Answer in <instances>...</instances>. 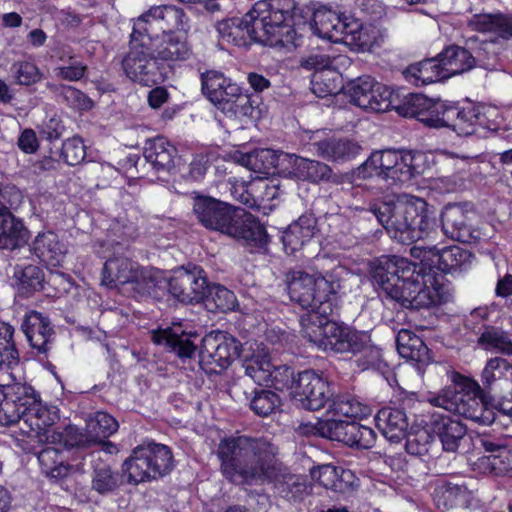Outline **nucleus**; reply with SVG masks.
<instances>
[{"label": "nucleus", "mask_w": 512, "mask_h": 512, "mask_svg": "<svg viewBox=\"0 0 512 512\" xmlns=\"http://www.w3.org/2000/svg\"><path fill=\"white\" fill-rule=\"evenodd\" d=\"M278 448L266 438L227 437L220 441L216 455L223 477L236 485L272 483L277 493L293 503L311 492L306 478L283 470Z\"/></svg>", "instance_id": "nucleus-1"}, {"label": "nucleus", "mask_w": 512, "mask_h": 512, "mask_svg": "<svg viewBox=\"0 0 512 512\" xmlns=\"http://www.w3.org/2000/svg\"><path fill=\"white\" fill-rule=\"evenodd\" d=\"M372 276L382 290L404 308H430L446 300L437 274L406 258L382 257L373 268Z\"/></svg>", "instance_id": "nucleus-2"}, {"label": "nucleus", "mask_w": 512, "mask_h": 512, "mask_svg": "<svg viewBox=\"0 0 512 512\" xmlns=\"http://www.w3.org/2000/svg\"><path fill=\"white\" fill-rule=\"evenodd\" d=\"M294 0H260L242 19H237L229 44L246 46L249 41L271 47H295L297 45Z\"/></svg>", "instance_id": "nucleus-3"}, {"label": "nucleus", "mask_w": 512, "mask_h": 512, "mask_svg": "<svg viewBox=\"0 0 512 512\" xmlns=\"http://www.w3.org/2000/svg\"><path fill=\"white\" fill-rule=\"evenodd\" d=\"M193 213L208 230L245 244L261 245L266 242V230L254 215L214 197L195 193Z\"/></svg>", "instance_id": "nucleus-4"}, {"label": "nucleus", "mask_w": 512, "mask_h": 512, "mask_svg": "<svg viewBox=\"0 0 512 512\" xmlns=\"http://www.w3.org/2000/svg\"><path fill=\"white\" fill-rule=\"evenodd\" d=\"M373 214L390 237L402 244H411L429 236L435 225L426 201L409 194L399 196L393 203L375 207Z\"/></svg>", "instance_id": "nucleus-5"}, {"label": "nucleus", "mask_w": 512, "mask_h": 512, "mask_svg": "<svg viewBox=\"0 0 512 512\" xmlns=\"http://www.w3.org/2000/svg\"><path fill=\"white\" fill-rule=\"evenodd\" d=\"M451 384L431 396L430 403L481 425L496 421V413L484 399L480 384L460 373L451 375Z\"/></svg>", "instance_id": "nucleus-6"}, {"label": "nucleus", "mask_w": 512, "mask_h": 512, "mask_svg": "<svg viewBox=\"0 0 512 512\" xmlns=\"http://www.w3.org/2000/svg\"><path fill=\"white\" fill-rule=\"evenodd\" d=\"M340 284L332 273L309 274L302 270L291 273L288 291L292 301L298 303L305 314L322 317L332 316L337 311V292Z\"/></svg>", "instance_id": "nucleus-7"}, {"label": "nucleus", "mask_w": 512, "mask_h": 512, "mask_svg": "<svg viewBox=\"0 0 512 512\" xmlns=\"http://www.w3.org/2000/svg\"><path fill=\"white\" fill-rule=\"evenodd\" d=\"M420 152L385 149L374 151L354 171L357 179L378 178L388 187L403 185L422 173Z\"/></svg>", "instance_id": "nucleus-8"}, {"label": "nucleus", "mask_w": 512, "mask_h": 512, "mask_svg": "<svg viewBox=\"0 0 512 512\" xmlns=\"http://www.w3.org/2000/svg\"><path fill=\"white\" fill-rule=\"evenodd\" d=\"M174 467L171 449L160 443L147 442L136 446L122 465L130 484L159 479Z\"/></svg>", "instance_id": "nucleus-9"}, {"label": "nucleus", "mask_w": 512, "mask_h": 512, "mask_svg": "<svg viewBox=\"0 0 512 512\" xmlns=\"http://www.w3.org/2000/svg\"><path fill=\"white\" fill-rule=\"evenodd\" d=\"M302 333L311 343L324 351L334 353H352L362 331L329 320L315 314H303L300 317Z\"/></svg>", "instance_id": "nucleus-10"}, {"label": "nucleus", "mask_w": 512, "mask_h": 512, "mask_svg": "<svg viewBox=\"0 0 512 512\" xmlns=\"http://www.w3.org/2000/svg\"><path fill=\"white\" fill-rule=\"evenodd\" d=\"M156 29L161 30L163 34L187 31L189 19L182 9L174 5L152 7L134 22L131 33L132 43L144 36L152 39L151 32Z\"/></svg>", "instance_id": "nucleus-11"}, {"label": "nucleus", "mask_w": 512, "mask_h": 512, "mask_svg": "<svg viewBox=\"0 0 512 512\" xmlns=\"http://www.w3.org/2000/svg\"><path fill=\"white\" fill-rule=\"evenodd\" d=\"M240 349L235 337L221 331L211 332L202 340L199 363L206 373H220L239 356Z\"/></svg>", "instance_id": "nucleus-12"}, {"label": "nucleus", "mask_w": 512, "mask_h": 512, "mask_svg": "<svg viewBox=\"0 0 512 512\" xmlns=\"http://www.w3.org/2000/svg\"><path fill=\"white\" fill-rule=\"evenodd\" d=\"M40 394L28 383L0 385V424L13 425L39 405Z\"/></svg>", "instance_id": "nucleus-13"}, {"label": "nucleus", "mask_w": 512, "mask_h": 512, "mask_svg": "<svg viewBox=\"0 0 512 512\" xmlns=\"http://www.w3.org/2000/svg\"><path fill=\"white\" fill-rule=\"evenodd\" d=\"M203 94L219 109L236 112V107L245 106L249 96L220 71L209 70L201 74Z\"/></svg>", "instance_id": "nucleus-14"}, {"label": "nucleus", "mask_w": 512, "mask_h": 512, "mask_svg": "<svg viewBox=\"0 0 512 512\" xmlns=\"http://www.w3.org/2000/svg\"><path fill=\"white\" fill-rule=\"evenodd\" d=\"M15 187L0 189V249L14 250L27 243L28 230L20 219L14 217L6 203L12 207L20 201Z\"/></svg>", "instance_id": "nucleus-15"}, {"label": "nucleus", "mask_w": 512, "mask_h": 512, "mask_svg": "<svg viewBox=\"0 0 512 512\" xmlns=\"http://www.w3.org/2000/svg\"><path fill=\"white\" fill-rule=\"evenodd\" d=\"M128 78L144 86H153L170 78L167 65L160 66L154 55L133 46L122 61Z\"/></svg>", "instance_id": "nucleus-16"}, {"label": "nucleus", "mask_w": 512, "mask_h": 512, "mask_svg": "<svg viewBox=\"0 0 512 512\" xmlns=\"http://www.w3.org/2000/svg\"><path fill=\"white\" fill-rule=\"evenodd\" d=\"M170 294L182 303H199L205 296L207 279L200 266L189 265L174 270L166 281Z\"/></svg>", "instance_id": "nucleus-17"}, {"label": "nucleus", "mask_w": 512, "mask_h": 512, "mask_svg": "<svg viewBox=\"0 0 512 512\" xmlns=\"http://www.w3.org/2000/svg\"><path fill=\"white\" fill-rule=\"evenodd\" d=\"M292 395L302 408L318 411L331 400L333 393L327 380L312 370H305L298 374Z\"/></svg>", "instance_id": "nucleus-18"}, {"label": "nucleus", "mask_w": 512, "mask_h": 512, "mask_svg": "<svg viewBox=\"0 0 512 512\" xmlns=\"http://www.w3.org/2000/svg\"><path fill=\"white\" fill-rule=\"evenodd\" d=\"M417 250L423 253V258H428L431 255L432 263L444 273L456 274L466 271L474 260V256L468 250L457 245L442 248L437 245L414 247L412 253Z\"/></svg>", "instance_id": "nucleus-19"}, {"label": "nucleus", "mask_w": 512, "mask_h": 512, "mask_svg": "<svg viewBox=\"0 0 512 512\" xmlns=\"http://www.w3.org/2000/svg\"><path fill=\"white\" fill-rule=\"evenodd\" d=\"M475 41L476 39L471 37L466 41L469 48L451 45L439 53L448 78L467 72L476 66L477 60L481 59L482 52L486 51L490 43L483 42L480 47L473 48Z\"/></svg>", "instance_id": "nucleus-20"}, {"label": "nucleus", "mask_w": 512, "mask_h": 512, "mask_svg": "<svg viewBox=\"0 0 512 512\" xmlns=\"http://www.w3.org/2000/svg\"><path fill=\"white\" fill-rule=\"evenodd\" d=\"M443 104L444 102L429 99L423 94L411 93L403 98L395 110L401 116L417 118L429 127L438 128Z\"/></svg>", "instance_id": "nucleus-21"}, {"label": "nucleus", "mask_w": 512, "mask_h": 512, "mask_svg": "<svg viewBox=\"0 0 512 512\" xmlns=\"http://www.w3.org/2000/svg\"><path fill=\"white\" fill-rule=\"evenodd\" d=\"M339 56H330L327 53L316 51L312 52L306 57L301 59V67L306 70H314L315 74L312 79L313 91L318 96L323 97L327 94H333L337 91L338 87L329 79L328 83H323V73L336 71V63Z\"/></svg>", "instance_id": "nucleus-22"}, {"label": "nucleus", "mask_w": 512, "mask_h": 512, "mask_svg": "<svg viewBox=\"0 0 512 512\" xmlns=\"http://www.w3.org/2000/svg\"><path fill=\"white\" fill-rule=\"evenodd\" d=\"M30 346L38 353H47L54 341V330L48 317L37 311L26 314L21 326Z\"/></svg>", "instance_id": "nucleus-23"}, {"label": "nucleus", "mask_w": 512, "mask_h": 512, "mask_svg": "<svg viewBox=\"0 0 512 512\" xmlns=\"http://www.w3.org/2000/svg\"><path fill=\"white\" fill-rule=\"evenodd\" d=\"M484 122L475 108L459 109L455 106L443 104L438 128H451L458 135L468 136L476 132L477 126Z\"/></svg>", "instance_id": "nucleus-24"}, {"label": "nucleus", "mask_w": 512, "mask_h": 512, "mask_svg": "<svg viewBox=\"0 0 512 512\" xmlns=\"http://www.w3.org/2000/svg\"><path fill=\"white\" fill-rule=\"evenodd\" d=\"M318 135L314 137V141L310 144L314 153L326 160L334 162H345L355 158L361 151V146L350 139L342 138H329L317 139Z\"/></svg>", "instance_id": "nucleus-25"}, {"label": "nucleus", "mask_w": 512, "mask_h": 512, "mask_svg": "<svg viewBox=\"0 0 512 512\" xmlns=\"http://www.w3.org/2000/svg\"><path fill=\"white\" fill-rule=\"evenodd\" d=\"M153 55L160 66L167 65L169 67L171 76L174 64L188 59L190 48L182 37L174 34H162L161 38L157 37L156 39Z\"/></svg>", "instance_id": "nucleus-26"}, {"label": "nucleus", "mask_w": 512, "mask_h": 512, "mask_svg": "<svg viewBox=\"0 0 512 512\" xmlns=\"http://www.w3.org/2000/svg\"><path fill=\"white\" fill-rule=\"evenodd\" d=\"M316 224V218L307 213L292 222L282 235L285 252L293 255L308 244L315 234Z\"/></svg>", "instance_id": "nucleus-27"}, {"label": "nucleus", "mask_w": 512, "mask_h": 512, "mask_svg": "<svg viewBox=\"0 0 512 512\" xmlns=\"http://www.w3.org/2000/svg\"><path fill=\"white\" fill-rule=\"evenodd\" d=\"M165 288L166 279L160 270L139 265L125 291L133 297H156Z\"/></svg>", "instance_id": "nucleus-28"}, {"label": "nucleus", "mask_w": 512, "mask_h": 512, "mask_svg": "<svg viewBox=\"0 0 512 512\" xmlns=\"http://www.w3.org/2000/svg\"><path fill=\"white\" fill-rule=\"evenodd\" d=\"M396 347L399 355L415 363L419 373L431 362L429 349L424 341L414 332L401 329L396 336Z\"/></svg>", "instance_id": "nucleus-29"}, {"label": "nucleus", "mask_w": 512, "mask_h": 512, "mask_svg": "<svg viewBox=\"0 0 512 512\" xmlns=\"http://www.w3.org/2000/svg\"><path fill=\"white\" fill-rule=\"evenodd\" d=\"M443 233L457 241L468 242L472 237V223L468 212L460 205H448L441 216Z\"/></svg>", "instance_id": "nucleus-30"}, {"label": "nucleus", "mask_w": 512, "mask_h": 512, "mask_svg": "<svg viewBox=\"0 0 512 512\" xmlns=\"http://www.w3.org/2000/svg\"><path fill=\"white\" fill-rule=\"evenodd\" d=\"M481 382L489 391L512 390V363L502 357L490 358L481 372Z\"/></svg>", "instance_id": "nucleus-31"}, {"label": "nucleus", "mask_w": 512, "mask_h": 512, "mask_svg": "<svg viewBox=\"0 0 512 512\" xmlns=\"http://www.w3.org/2000/svg\"><path fill=\"white\" fill-rule=\"evenodd\" d=\"M376 426L390 442L398 443L407 436L408 419L400 408L385 407L375 416Z\"/></svg>", "instance_id": "nucleus-32"}, {"label": "nucleus", "mask_w": 512, "mask_h": 512, "mask_svg": "<svg viewBox=\"0 0 512 512\" xmlns=\"http://www.w3.org/2000/svg\"><path fill=\"white\" fill-rule=\"evenodd\" d=\"M289 158L293 164L289 173L297 180L312 183L322 181L339 183L337 176L333 175L332 169L327 164L295 155H291Z\"/></svg>", "instance_id": "nucleus-33"}, {"label": "nucleus", "mask_w": 512, "mask_h": 512, "mask_svg": "<svg viewBox=\"0 0 512 512\" xmlns=\"http://www.w3.org/2000/svg\"><path fill=\"white\" fill-rule=\"evenodd\" d=\"M139 264L130 258L116 256L108 259L103 267L102 283L107 287H117L125 291Z\"/></svg>", "instance_id": "nucleus-34"}, {"label": "nucleus", "mask_w": 512, "mask_h": 512, "mask_svg": "<svg viewBox=\"0 0 512 512\" xmlns=\"http://www.w3.org/2000/svg\"><path fill=\"white\" fill-rule=\"evenodd\" d=\"M33 250L43 263L52 267L60 266L68 251L66 244L53 231L39 233L33 242Z\"/></svg>", "instance_id": "nucleus-35"}, {"label": "nucleus", "mask_w": 512, "mask_h": 512, "mask_svg": "<svg viewBox=\"0 0 512 512\" xmlns=\"http://www.w3.org/2000/svg\"><path fill=\"white\" fill-rule=\"evenodd\" d=\"M473 498L472 491L464 482L438 481L434 490V499L439 507H469Z\"/></svg>", "instance_id": "nucleus-36"}, {"label": "nucleus", "mask_w": 512, "mask_h": 512, "mask_svg": "<svg viewBox=\"0 0 512 512\" xmlns=\"http://www.w3.org/2000/svg\"><path fill=\"white\" fill-rule=\"evenodd\" d=\"M443 68L444 66L438 54L434 58L425 59L408 66L404 71V76L407 81L414 85H428L448 79L447 73Z\"/></svg>", "instance_id": "nucleus-37"}, {"label": "nucleus", "mask_w": 512, "mask_h": 512, "mask_svg": "<svg viewBox=\"0 0 512 512\" xmlns=\"http://www.w3.org/2000/svg\"><path fill=\"white\" fill-rule=\"evenodd\" d=\"M152 340L156 344H164L179 357H191L196 350L195 345L188 339L180 324L153 331Z\"/></svg>", "instance_id": "nucleus-38"}, {"label": "nucleus", "mask_w": 512, "mask_h": 512, "mask_svg": "<svg viewBox=\"0 0 512 512\" xmlns=\"http://www.w3.org/2000/svg\"><path fill=\"white\" fill-rule=\"evenodd\" d=\"M143 154L156 171H169L174 166L176 149L166 138L156 137L146 141Z\"/></svg>", "instance_id": "nucleus-39"}, {"label": "nucleus", "mask_w": 512, "mask_h": 512, "mask_svg": "<svg viewBox=\"0 0 512 512\" xmlns=\"http://www.w3.org/2000/svg\"><path fill=\"white\" fill-rule=\"evenodd\" d=\"M243 191L238 200L248 207L256 206V199L261 202H269L278 198L280 193L279 183L276 179L255 178L245 187H240Z\"/></svg>", "instance_id": "nucleus-40"}, {"label": "nucleus", "mask_w": 512, "mask_h": 512, "mask_svg": "<svg viewBox=\"0 0 512 512\" xmlns=\"http://www.w3.org/2000/svg\"><path fill=\"white\" fill-rule=\"evenodd\" d=\"M434 430L446 452H457L466 436L467 428L459 420L450 417H440L435 421Z\"/></svg>", "instance_id": "nucleus-41"}, {"label": "nucleus", "mask_w": 512, "mask_h": 512, "mask_svg": "<svg viewBox=\"0 0 512 512\" xmlns=\"http://www.w3.org/2000/svg\"><path fill=\"white\" fill-rule=\"evenodd\" d=\"M304 25L314 35L331 41L336 39V30L343 29L342 16L326 6L317 8L311 22L304 23Z\"/></svg>", "instance_id": "nucleus-42"}, {"label": "nucleus", "mask_w": 512, "mask_h": 512, "mask_svg": "<svg viewBox=\"0 0 512 512\" xmlns=\"http://www.w3.org/2000/svg\"><path fill=\"white\" fill-rule=\"evenodd\" d=\"M46 440L50 444L59 445L66 449L89 448L94 446L92 441H90L91 439L86 428L81 430L72 425H68L62 430L48 431Z\"/></svg>", "instance_id": "nucleus-43"}, {"label": "nucleus", "mask_w": 512, "mask_h": 512, "mask_svg": "<svg viewBox=\"0 0 512 512\" xmlns=\"http://www.w3.org/2000/svg\"><path fill=\"white\" fill-rule=\"evenodd\" d=\"M273 363L265 350H257L243 362L245 374L258 385H269Z\"/></svg>", "instance_id": "nucleus-44"}, {"label": "nucleus", "mask_w": 512, "mask_h": 512, "mask_svg": "<svg viewBox=\"0 0 512 512\" xmlns=\"http://www.w3.org/2000/svg\"><path fill=\"white\" fill-rule=\"evenodd\" d=\"M202 301L211 312L232 311L237 305V298L234 292L220 284H207Z\"/></svg>", "instance_id": "nucleus-45"}, {"label": "nucleus", "mask_w": 512, "mask_h": 512, "mask_svg": "<svg viewBox=\"0 0 512 512\" xmlns=\"http://www.w3.org/2000/svg\"><path fill=\"white\" fill-rule=\"evenodd\" d=\"M43 473L50 478L61 479L69 474L70 466L65 463V457L58 447L47 446L38 454Z\"/></svg>", "instance_id": "nucleus-46"}, {"label": "nucleus", "mask_w": 512, "mask_h": 512, "mask_svg": "<svg viewBox=\"0 0 512 512\" xmlns=\"http://www.w3.org/2000/svg\"><path fill=\"white\" fill-rule=\"evenodd\" d=\"M85 428L95 446L118 430V422L110 414L98 411L87 420Z\"/></svg>", "instance_id": "nucleus-47"}, {"label": "nucleus", "mask_w": 512, "mask_h": 512, "mask_svg": "<svg viewBox=\"0 0 512 512\" xmlns=\"http://www.w3.org/2000/svg\"><path fill=\"white\" fill-rule=\"evenodd\" d=\"M17 287L22 295L29 296L35 291H39L43 287L44 273L43 270L36 265H17L14 271Z\"/></svg>", "instance_id": "nucleus-48"}, {"label": "nucleus", "mask_w": 512, "mask_h": 512, "mask_svg": "<svg viewBox=\"0 0 512 512\" xmlns=\"http://www.w3.org/2000/svg\"><path fill=\"white\" fill-rule=\"evenodd\" d=\"M15 329L0 321V370L12 368L19 363V353L13 340Z\"/></svg>", "instance_id": "nucleus-49"}, {"label": "nucleus", "mask_w": 512, "mask_h": 512, "mask_svg": "<svg viewBox=\"0 0 512 512\" xmlns=\"http://www.w3.org/2000/svg\"><path fill=\"white\" fill-rule=\"evenodd\" d=\"M33 406L23 419L38 432L45 431L59 419L57 406L43 403L41 398H39V405Z\"/></svg>", "instance_id": "nucleus-50"}, {"label": "nucleus", "mask_w": 512, "mask_h": 512, "mask_svg": "<svg viewBox=\"0 0 512 512\" xmlns=\"http://www.w3.org/2000/svg\"><path fill=\"white\" fill-rule=\"evenodd\" d=\"M351 354L360 356L358 362L364 369L380 368L381 349L372 343L371 336L367 332L362 331Z\"/></svg>", "instance_id": "nucleus-51"}, {"label": "nucleus", "mask_w": 512, "mask_h": 512, "mask_svg": "<svg viewBox=\"0 0 512 512\" xmlns=\"http://www.w3.org/2000/svg\"><path fill=\"white\" fill-rule=\"evenodd\" d=\"M478 345L487 351L512 356V341L502 330L497 328H486L477 341Z\"/></svg>", "instance_id": "nucleus-52"}, {"label": "nucleus", "mask_w": 512, "mask_h": 512, "mask_svg": "<svg viewBox=\"0 0 512 512\" xmlns=\"http://www.w3.org/2000/svg\"><path fill=\"white\" fill-rule=\"evenodd\" d=\"M246 399L249 400L252 411L261 417H267L280 406L279 396L267 389H255L251 397L247 395Z\"/></svg>", "instance_id": "nucleus-53"}, {"label": "nucleus", "mask_w": 512, "mask_h": 512, "mask_svg": "<svg viewBox=\"0 0 512 512\" xmlns=\"http://www.w3.org/2000/svg\"><path fill=\"white\" fill-rule=\"evenodd\" d=\"M365 406L359 401L348 395H340L331 398V403L327 411L328 415L340 418H357L365 415Z\"/></svg>", "instance_id": "nucleus-54"}, {"label": "nucleus", "mask_w": 512, "mask_h": 512, "mask_svg": "<svg viewBox=\"0 0 512 512\" xmlns=\"http://www.w3.org/2000/svg\"><path fill=\"white\" fill-rule=\"evenodd\" d=\"M376 80L370 76H362L351 81L346 88V93L350 102L354 105L366 109L369 104V96L373 88H375Z\"/></svg>", "instance_id": "nucleus-55"}, {"label": "nucleus", "mask_w": 512, "mask_h": 512, "mask_svg": "<svg viewBox=\"0 0 512 512\" xmlns=\"http://www.w3.org/2000/svg\"><path fill=\"white\" fill-rule=\"evenodd\" d=\"M47 87L57 91L62 101L74 110L86 111L93 107V101L82 91L72 86L61 85L57 87L48 83Z\"/></svg>", "instance_id": "nucleus-56"}, {"label": "nucleus", "mask_w": 512, "mask_h": 512, "mask_svg": "<svg viewBox=\"0 0 512 512\" xmlns=\"http://www.w3.org/2000/svg\"><path fill=\"white\" fill-rule=\"evenodd\" d=\"M353 424L354 421L331 417L318 423V431L323 437L346 445L348 440L347 437L349 435L348 430H350V427H352Z\"/></svg>", "instance_id": "nucleus-57"}, {"label": "nucleus", "mask_w": 512, "mask_h": 512, "mask_svg": "<svg viewBox=\"0 0 512 512\" xmlns=\"http://www.w3.org/2000/svg\"><path fill=\"white\" fill-rule=\"evenodd\" d=\"M118 475L106 463H98L94 467L92 488L100 494L114 491L118 487Z\"/></svg>", "instance_id": "nucleus-58"}, {"label": "nucleus", "mask_w": 512, "mask_h": 512, "mask_svg": "<svg viewBox=\"0 0 512 512\" xmlns=\"http://www.w3.org/2000/svg\"><path fill=\"white\" fill-rule=\"evenodd\" d=\"M10 72L15 82L23 86L33 85L42 78L40 69L31 61L14 62L11 65Z\"/></svg>", "instance_id": "nucleus-59"}, {"label": "nucleus", "mask_w": 512, "mask_h": 512, "mask_svg": "<svg viewBox=\"0 0 512 512\" xmlns=\"http://www.w3.org/2000/svg\"><path fill=\"white\" fill-rule=\"evenodd\" d=\"M405 449L407 453L415 456H424L430 453L433 445V437L426 429H418L407 434Z\"/></svg>", "instance_id": "nucleus-60"}, {"label": "nucleus", "mask_w": 512, "mask_h": 512, "mask_svg": "<svg viewBox=\"0 0 512 512\" xmlns=\"http://www.w3.org/2000/svg\"><path fill=\"white\" fill-rule=\"evenodd\" d=\"M468 26L473 31L497 32L507 26L506 19L501 14H475L468 20Z\"/></svg>", "instance_id": "nucleus-61"}, {"label": "nucleus", "mask_w": 512, "mask_h": 512, "mask_svg": "<svg viewBox=\"0 0 512 512\" xmlns=\"http://www.w3.org/2000/svg\"><path fill=\"white\" fill-rule=\"evenodd\" d=\"M348 431L349 435L346 445L359 449H370L374 446L376 434L370 427L360 425L354 421V424Z\"/></svg>", "instance_id": "nucleus-62"}, {"label": "nucleus", "mask_w": 512, "mask_h": 512, "mask_svg": "<svg viewBox=\"0 0 512 512\" xmlns=\"http://www.w3.org/2000/svg\"><path fill=\"white\" fill-rule=\"evenodd\" d=\"M375 88L371 91L369 104L365 110H371L374 112H385L392 108V90L378 81L375 82Z\"/></svg>", "instance_id": "nucleus-63"}, {"label": "nucleus", "mask_w": 512, "mask_h": 512, "mask_svg": "<svg viewBox=\"0 0 512 512\" xmlns=\"http://www.w3.org/2000/svg\"><path fill=\"white\" fill-rule=\"evenodd\" d=\"M61 155L70 166L80 164L86 157V146L83 140L80 137L74 136L64 141Z\"/></svg>", "instance_id": "nucleus-64"}]
</instances>
